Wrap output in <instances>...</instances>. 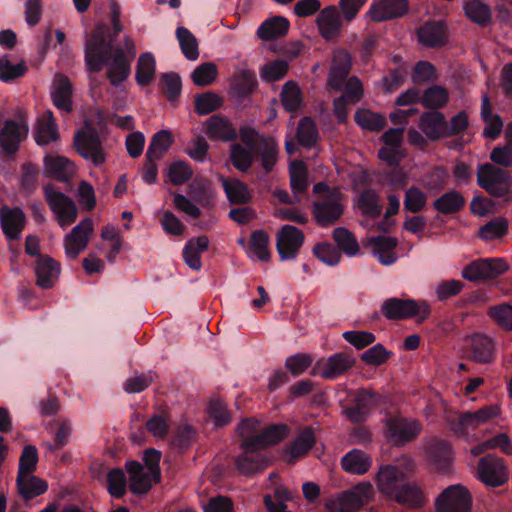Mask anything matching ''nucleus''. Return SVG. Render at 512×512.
<instances>
[{
  "mask_svg": "<svg viewBox=\"0 0 512 512\" xmlns=\"http://www.w3.org/2000/svg\"><path fill=\"white\" fill-rule=\"evenodd\" d=\"M415 470L416 462L407 454L381 465L375 477L378 490L400 505L409 508L423 506L425 498L422 489L417 483L408 481Z\"/></svg>",
  "mask_w": 512,
  "mask_h": 512,
  "instance_id": "1",
  "label": "nucleus"
},
{
  "mask_svg": "<svg viewBox=\"0 0 512 512\" xmlns=\"http://www.w3.org/2000/svg\"><path fill=\"white\" fill-rule=\"evenodd\" d=\"M106 31L105 28H99L86 40L85 65L90 73H99L106 66L109 83L113 87H118L130 76L131 62L121 47H114L116 41L105 37Z\"/></svg>",
  "mask_w": 512,
  "mask_h": 512,
  "instance_id": "2",
  "label": "nucleus"
},
{
  "mask_svg": "<svg viewBox=\"0 0 512 512\" xmlns=\"http://www.w3.org/2000/svg\"><path fill=\"white\" fill-rule=\"evenodd\" d=\"M239 135L246 148L254 150L265 173L272 172L277 163L279 152L276 140L270 136L260 135L249 126L241 127Z\"/></svg>",
  "mask_w": 512,
  "mask_h": 512,
  "instance_id": "3",
  "label": "nucleus"
},
{
  "mask_svg": "<svg viewBox=\"0 0 512 512\" xmlns=\"http://www.w3.org/2000/svg\"><path fill=\"white\" fill-rule=\"evenodd\" d=\"M477 184L492 197L504 198L511 191L512 176L508 170L487 162L478 165Z\"/></svg>",
  "mask_w": 512,
  "mask_h": 512,
  "instance_id": "4",
  "label": "nucleus"
},
{
  "mask_svg": "<svg viewBox=\"0 0 512 512\" xmlns=\"http://www.w3.org/2000/svg\"><path fill=\"white\" fill-rule=\"evenodd\" d=\"M382 312L384 316L390 320L417 317L418 322H423L430 316L431 308L424 300L416 301L413 299L392 297L383 302Z\"/></svg>",
  "mask_w": 512,
  "mask_h": 512,
  "instance_id": "5",
  "label": "nucleus"
},
{
  "mask_svg": "<svg viewBox=\"0 0 512 512\" xmlns=\"http://www.w3.org/2000/svg\"><path fill=\"white\" fill-rule=\"evenodd\" d=\"M43 194L50 210L61 227H66L76 221L78 209L71 197L55 189L52 184H47L43 187Z\"/></svg>",
  "mask_w": 512,
  "mask_h": 512,
  "instance_id": "6",
  "label": "nucleus"
},
{
  "mask_svg": "<svg viewBox=\"0 0 512 512\" xmlns=\"http://www.w3.org/2000/svg\"><path fill=\"white\" fill-rule=\"evenodd\" d=\"M477 478L485 486L497 488L509 481L510 470L503 458L489 453L478 461Z\"/></svg>",
  "mask_w": 512,
  "mask_h": 512,
  "instance_id": "7",
  "label": "nucleus"
},
{
  "mask_svg": "<svg viewBox=\"0 0 512 512\" xmlns=\"http://www.w3.org/2000/svg\"><path fill=\"white\" fill-rule=\"evenodd\" d=\"M509 265L503 258H480L467 264L462 270V277L476 282L491 280L508 271Z\"/></svg>",
  "mask_w": 512,
  "mask_h": 512,
  "instance_id": "8",
  "label": "nucleus"
},
{
  "mask_svg": "<svg viewBox=\"0 0 512 512\" xmlns=\"http://www.w3.org/2000/svg\"><path fill=\"white\" fill-rule=\"evenodd\" d=\"M241 453L235 458V466L240 474L254 475L267 467L265 450L255 441L240 442Z\"/></svg>",
  "mask_w": 512,
  "mask_h": 512,
  "instance_id": "9",
  "label": "nucleus"
},
{
  "mask_svg": "<svg viewBox=\"0 0 512 512\" xmlns=\"http://www.w3.org/2000/svg\"><path fill=\"white\" fill-rule=\"evenodd\" d=\"M470 492L462 485H450L435 500L436 512H470Z\"/></svg>",
  "mask_w": 512,
  "mask_h": 512,
  "instance_id": "10",
  "label": "nucleus"
},
{
  "mask_svg": "<svg viewBox=\"0 0 512 512\" xmlns=\"http://www.w3.org/2000/svg\"><path fill=\"white\" fill-rule=\"evenodd\" d=\"M303 232L295 226L284 225L276 238V249L281 261L295 259L304 244Z\"/></svg>",
  "mask_w": 512,
  "mask_h": 512,
  "instance_id": "11",
  "label": "nucleus"
},
{
  "mask_svg": "<svg viewBox=\"0 0 512 512\" xmlns=\"http://www.w3.org/2000/svg\"><path fill=\"white\" fill-rule=\"evenodd\" d=\"M74 147L80 156L91 160L95 166L102 165L106 160L101 140L95 131H77L74 136Z\"/></svg>",
  "mask_w": 512,
  "mask_h": 512,
  "instance_id": "12",
  "label": "nucleus"
},
{
  "mask_svg": "<svg viewBox=\"0 0 512 512\" xmlns=\"http://www.w3.org/2000/svg\"><path fill=\"white\" fill-rule=\"evenodd\" d=\"M27 134L28 126L23 120H5L0 130L1 153L8 157L14 156L20 148V143L27 137Z\"/></svg>",
  "mask_w": 512,
  "mask_h": 512,
  "instance_id": "13",
  "label": "nucleus"
},
{
  "mask_svg": "<svg viewBox=\"0 0 512 512\" xmlns=\"http://www.w3.org/2000/svg\"><path fill=\"white\" fill-rule=\"evenodd\" d=\"M387 438L394 446L402 447L413 441L421 431V425L416 420L394 417L387 420Z\"/></svg>",
  "mask_w": 512,
  "mask_h": 512,
  "instance_id": "14",
  "label": "nucleus"
},
{
  "mask_svg": "<svg viewBox=\"0 0 512 512\" xmlns=\"http://www.w3.org/2000/svg\"><path fill=\"white\" fill-rule=\"evenodd\" d=\"M499 414L496 405H488L474 412H464L452 422L451 427L455 434L465 435L468 429H476L481 424L495 418Z\"/></svg>",
  "mask_w": 512,
  "mask_h": 512,
  "instance_id": "15",
  "label": "nucleus"
},
{
  "mask_svg": "<svg viewBox=\"0 0 512 512\" xmlns=\"http://www.w3.org/2000/svg\"><path fill=\"white\" fill-rule=\"evenodd\" d=\"M354 363L355 359L348 353H335L327 360L319 361L313 370V374H318L327 380H335L345 374Z\"/></svg>",
  "mask_w": 512,
  "mask_h": 512,
  "instance_id": "16",
  "label": "nucleus"
},
{
  "mask_svg": "<svg viewBox=\"0 0 512 512\" xmlns=\"http://www.w3.org/2000/svg\"><path fill=\"white\" fill-rule=\"evenodd\" d=\"M379 394L367 389H358L351 406L345 409L346 416L353 423L363 422L370 411L377 405Z\"/></svg>",
  "mask_w": 512,
  "mask_h": 512,
  "instance_id": "17",
  "label": "nucleus"
},
{
  "mask_svg": "<svg viewBox=\"0 0 512 512\" xmlns=\"http://www.w3.org/2000/svg\"><path fill=\"white\" fill-rule=\"evenodd\" d=\"M93 233V222L91 218L83 219L71 232L65 236V253L68 258L76 259L86 248L89 236Z\"/></svg>",
  "mask_w": 512,
  "mask_h": 512,
  "instance_id": "18",
  "label": "nucleus"
},
{
  "mask_svg": "<svg viewBox=\"0 0 512 512\" xmlns=\"http://www.w3.org/2000/svg\"><path fill=\"white\" fill-rule=\"evenodd\" d=\"M316 436L312 427H305L298 436L283 450V459L294 464L315 446Z\"/></svg>",
  "mask_w": 512,
  "mask_h": 512,
  "instance_id": "19",
  "label": "nucleus"
},
{
  "mask_svg": "<svg viewBox=\"0 0 512 512\" xmlns=\"http://www.w3.org/2000/svg\"><path fill=\"white\" fill-rule=\"evenodd\" d=\"M344 212L343 205L334 198H325L315 201L312 213L316 223L321 227L335 224Z\"/></svg>",
  "mask_w": 512,
  "mask_h": 512,
  "instance_id": "20",
  "label": "nucleus"
},
{
  "mask_svg": "<svg viewBox=\"0 0 512 512\" xmlns=\"http://www.w3.org/2000/svg\"><path fill=\"white\" fill-rule=\"evenodd\" d=\"M409 8L407 0H379L373 3L368 11L375 22H383L402 17Z\"/></svg>",
  "mask_w": 512,
  "mask_h": 512,
  "instance_id": "21",
  "label": "nucleus"
},
{
  "mask_svg": "<svg viewBox=\"0 0 512 512\" xmlns=\"http://www.w3.org/2000/svg\"><path fill=\"white\" fill-rule=\"evenodd\" d=\"M351 70V57L345 51H337L332 59L328 75V85L335 91H341Z\"/></svg>",
  "mask_w": 512,
  "mask_h": 512,
  "instance_id": "22",
  "label": "nucleus"
},
{
  "mask_svg": "<svg viewBox=\"0 0 512 512\" xmlns=\"http://www.w3.org/2000/svg\"><path fill=\"white\" fill-rule=\"evenodd\" d=\"M418 41L428 48L443 47L448 41L447 27L442 21H428L417 30Z\"/></svg>",
  "mask_w": 512,
  "mask_h": 512,
  "instance_id": "23",
  "label": "nucleus"
},
{
  "mask_svg": "<svg viewBox=\"0 0 512 512\" xmlns=\"http://www.w3.org/2000/svg\"><path fill=\"white\" fill-rule=\"evenodd\" d=\"M73 86L69 78L61 73H57L53 80V89L51 91V99L53 105L66 113L73 110Z\"/></svg>",
  "mask_w": 512,
  "mask_h": 512,
  "instance_id": "24",
  "label": "nucleus"
},
{
  "mask_svg": "<svg viewBox=\"0 0 512 512\" xmlns=\"http://www.w3.org/2000/svg\"><path fill=\"white\" fill-rule=\"evenodd\" d=\"M320 35L325 40L337 38L342 30L341 13L336 6H328L322 9L316 19Z\"/></svg>",
  "mask_w": 512,
  "mask_h": 512,
  "instance_id": "25",
  "label": "nucleus"
},
{
  "mask_svg": "<svg viewBox=\"0 0 512 512\" xmlns=\"http://www.w3.org/2000/svg\"><path fill=\"white\" fill-rule=\"evenodd\" d=\"M205 128V133L211 140L232 142L238 137V133L230 120L221 114H214L209 117L205 122Z\"/></svg>",
  "mask_w": 512,
  "mask_h": 512,
  "instance_id": "26",
  "label": "nucleus"
},
{
  "mask_svg": "<svg viewBox=\"0 0 512 512\" xmlns=\"http://www.w3.org/2000/svg\"><path fill=\"white\" fill-rule=\"evenodd\" d=\"M25 220L24 212L18 207L4 206L0 209V225L3 233L10 240L19 239Z\"/></svg>",
  "mask_w": 512,
  "mask_h": 512,
  "instance_id": "27",
  "label": "nucleus"
},
{
  "mask_svg": "<svg viewBox=\"0 0 512 512\" xmlns=\"http://www.w3.org/2000/svg\"><path fill=\"white\" fill-rule=\"evenodd\" d=\"M36 284L42 289L54 286L60 275V264L48 255H40L35 263Z\"/></svg>",
  "mask_w": 512,
  "mask_h": 512,
  "instance_id": "28",
  "label": "nucleus"
},
{
  "mask_svg": "<svg viewBox=\"0 0 512 512\" xmlns=\"http://www.w3.org/2000/svg\"><path fill=\"white\" fill-rule=\"evenodd\" d=\"M427 456L432 466L441 473L449 471L452 462V447L445 440L434 439L427 445Z\"/></svg>",
  "mask_w": 512,
  "mask_h": 512,
  "instance_id": "29",
  "label": "nucleus"
},
{
  "mask_svg": "<svg viewBox=\"0 0 512 512\" xmlns=\"http://www.w3.org/2000/svg\"><path fill=\"white\" fill-rule=\"evenodd\" d=\"M368 246H371L372 253L377 260L385 266L394 264L397 261V255L394 249L398 241L394 237L376 236L368 239Z\"/></svg>",
  "mask_w": 512,
  "mask_h": 512,
  "instance_id": "30",
  "label": "nucleus"
},
{
  "mask_svg": "<svg viewBox=\"0 0 512 512\" xmlns=\"http://www.w3.org/2000/svg\"><path fill=\"white\" fill-rule=\"evenodd\" d=\"M419 128L431 141L445 138L446 118L442 112L428 111L420 116Z\"/></svg>",
  "mask_w": 512,
  "mask_h": 512,
  "instance_id": "31",
  "label": "nucleus"
},
{
  "mask_svg": "<svg viewBox=\"0 0 512 512\" xmlns=\"http://www.w3.org/2000/svg\"><path fill=\"white\" fill-rule=\"evenodd\" d=\"M494 342L485 334H474L470 341L469 358L477 363L488 364L494 360Z\"/></svg>",
  "mask_w": 512,
  "mask_h": 512,
  "instance_id": "32",
  "label": "nucleus"
},
{
  "mask_svg": "<svg viewBox=\"0 0 512 512\" xmlns=\"http://www.w3.org/2000/svg\"><path fill=\"white\" fill-rule=\"evenodd\" d=\"M44 166L47 174L60 182H68L75 174L74 164L64 156L46 155Z\"/></svg>",
  "mask_w": 512,
  "mask_h": 512,
  "instance_id": "33",
  "label": "nucleus"
},
{
  "mask_svg": "<svg viewBox=\"0 0 512 512\" xmlns=\"http://www.w3.org/2000/svg\"><path fill=\"white\" fill-rule=\"evenodd\" d=\"M371 465L372 458L360 449H352L341 459L342 469L350 474L363 475L369 471Z\"/></svg>",
  "mask_w": 512,
  "mask_h": 512,
  "instance_id": "34",
  "label": "nucleus"
},
{
  "mask_svg": "<svg viewBox=\"0 0 512 512\" xmlns=\"http://www.w3.org/2000/svg\"><path fill=\"white\" fill-rule=\"evenodd\" d=\"M289 27L288 19L283 16H274L261 23L257 29V35L264 41H270L285 36Z\"/></svg>",
  "mask_w": 512,
  "mask_h": 512,
  "instance_id": "35",
  "label": "nucleus"
},
{
  "mask_svg": "<svg viewBox=\"0 0 512 512\" xmlns=\"http://www.w3.org/2000/svg\"><path fill=\"white\" fill-rule=\"evenodd\" d=\"M209 247V239L207 236H199L190 239L183 248V259L185 263L193 270L201 269L200 254Z\"/></svg>",
  "mask_w": 512,
  "mask_h": 512,
  "instance_id": "36",
  "label": "nucleus"
},
{
  "mask_svg": "<svg viewBox=\"0 0 512 512\" xmlns=\"http://www.w3.org/2000/svg\"><path fill=\"white\" fill-rule=\"evenodd\" d=\"M224 192L231 204H247L251 193L247 184L236 178H222Z\"/></svg>",
  "mask_w": 512,
  "mask_h": 512,
  "instance_id": "37",
  "label": "nucleus"
},
{
  "mask_svg": "<svg viewBox=\"0 0 512 512\" xmlns=\"http://www.w3.org/2000/svg\"><path fill=\"white\" fill-rule=\"evenodd\" d=\"M464 196L456 191L445 192L433 202V208L442 214H455L465 206Z\"/></svg>",
  "mask_w": 512,
  "mask_h": 512,
  "instance_id": "38",
  "label": "nucleus"
},
{
  "mask_svg": "<svg viewBox=\"0 0 512 512\" xmlns=\"http://www.w3.org/2000/svg\"><path fill=\"white\" fill-rule=\"evenodd\" d=\"M16 482L18 492L25 500L40 496L48 490L47 483L33 475L17 476Z\"/></svg>",
  "mask_w": 512,
  "mask_h": 512,
  "instance_id": "39",
  "label": "nucleus"
},
{
  "mask_svg": "<svg viewBox=\"0 0 512 512\" xmlns=\"http://www.w3.org/2000/svg\"><path fill=\"white\" fill-rule=\"evenodd\" d=\"M156 72V60L152 53H142L137 61L135 80L136 83L145 87L154 79Z\"/></svg>",
  "mask_w": 512,
  "mask_h": 512,
  "instance_id": "40",
  "label": "nucleus"
},
{
  "mask_svg": "<svg viewBox=\"0 0 512 512\" xmlns=\"http://www.w3.org/2000/svg\"><path fill=\"white\" fill-rule=\"evenodd\" d=\"M289 432L290 428L286 424H272L261 430L253 441L265 450L267 446L275 445L285 439Z\"/></svg>",
  "mask_w": 512,
  "mask_h": 512,
  "instance_id": "41",
  "label": "nucleus"
},
{
  "mask_svg": "<svg viewBox=\"0 0 512 512\" xmlns=\"http://www.w3.org/2000/svg\"><path fill=\"white\" fill-rule=\"evenodd\" d=\"M174 138L169 130H160L156 132L150 141L146 151V158L161 159L165 152L172 146Z\"/></svg>",
  "mask_w": 512,
  "mask_h": 512,
  "instance_id": "42",
  "label": "nucleus"
},
{
  "mask_svg": "<svg viewBox=\"0 0 512 512\" xmlns=\"http://www.w3.org/2000/svg\"><path fill=\"white\" fill-rule=\"evenodd\" d=\"M358 207L362 214L371 218H378L383 210L379 194L371 188L364 189L358 197Z\"/></svg>",
  "mask_w": 512,
  "mask_h": 512,
  "instance_id": "43",
  "label": "nucleus"
},
{
  "mask_svg": "<svg viewBox=\"0 0 512 512\" xmlns=\"http://www.w3.org/2000/svg\"><path fill=\"white\" fill-rule=\"evenodd\" d=\"M296 136L299 145L302 147L311 148L316 145L319 133L311 117L305 116L299 121Z\"/></svg>",
  "mask_w": 512,
  "mask_h": 512,
  "instance_id": "44",
  "label": "nucleus"
},
{
  "mask_svg": "<svg viewBox=\"0 0 512 512\" xmlns=\"http://www.w3.org/2000/svg\"><path fill=\"white\" fill-rule=\"evenodd\" d=\"M354 121L362 129L378 132L386 126V118L369 109L359 108L354 114Z\"/></svg>",
  "mask_w": 512,
  "mask_h": 512,
  "instance_id": "45",
  "label": "nucleus"
},
{
  "mask_svg": "<svg viewBox=\"0 0 512 512\" xmlns=\"http://www.w3.org/2000/svg\"><path fill=\"white\" fill-rule=\"evenodd\" d=\"M255 157L258 158L254 150L250 148H246L241 144H233L231 146V163L241 172H247L252 167Z\"/></svg>",
  "mask_w": 512,
  "mask_h": 512,
  "instance_id": "46",
  "label": "nucleus"
},
{
  "mask_svg": "<svg viewBox=\"0 0 512 512\" xmlns=\"http://www.w3.org/2000/svg\"><path fill=\"white\" fill-rule=\"evenodd\" d=\"M464 11L467 18L481 26L489 24L492 18L490 7L482 0L468 1L464 5Z\"/></svg>",
  "mask_w": 512,
  "mask_h": 512,
  "instance_id": "47",
  "label": "nucleus"
},
{
  "mask_svg": "<svg viewBox=\"0 0 512 512\" xmlns=\"http://www.w3.org/2000/svg\"><path fill=\"white\" fill-rule=\"evenodd\" d=\"M281 103L287 112H296L302 106V93L299 86L293 82H286L280 93Z\"/></svg>",
  "mask_w": 512,
  "mask_h": 512,
  "instance_id": "48",
  "label": "nucleus"
},
{
  "mask_svg": "<svg viewBox=\"0 0 512 512\" xmlns=\"http://www.w3.org/2000/svg\"><path fill=\"white\" fill-rule=\"evenodd\" d=\"M333 239L338 245L339 251H343L348 256H355L358 254L360 248L359 244L352 232L344 227H338L333 231Z\"/></svg>",
  "mask_w": 512,
  "mask_h": 512,
  "instance_id": "49",
  "label": "nucleus"
},
{
  "mask_svg": "<svg viewBox=\"0 0 512 512\" xmlns=\"http://www.w3.org/2000/svg\"><path fill=\"white\" fill-rule=\"evenodd\" d=\"M449 100L447 90L442 86H431L427 88L422 96L421 103L430 109L437 111L436 109L444 107Z\"/></svg>",
  "mask_w": 512,
  "mask_h": 512,
  "instance_id": "50",
  "label": "nucleus"
},
{
  "mask_svg": "<svg viewBox=\"0 0 512 512\" xmlns=\"http://www.w3.org/2000/svg\"><path fill=\"white\" fill-rule=\"evenodd\" d=\"M194 104L195 112L200 116H204L219 109L223 104V100L219 95L208 91L202 94H197L195 96Z\"/></svg>",
  "mask_w": 512,
  "mask_h": 512,
  "instance_id": "51",
  "label": "nucleus"
},
{
  "mask_svg": "<svg viewBox=\"0 0 512 512\" xmlns=\"http://www.w3.org/2000/svg\"><path fill=\"white\" fill-rule=\"evenodd\" d=\"M269 236L263 230H255L252 232L249 240V249L251 253L260 261L267 262L270 259L268 250Z\"/></svg>",
  "mask_w": 512,
  "mask_h": 512,
  "instance_id": "52",
  "label": "nucleus"
},
{
  "mask_svg": "<svg viewBox=\"0 0 512 512\" xmlns=\"http://www.w3.org/2000/svg\"><path fill=\"white\" fill-rule=\"evenodd\" d=\"M109 9H110V17H111V25L109 26L105 24H99L95 27L92 33H95L99 28L107 29V35L105 37L108 40L116 41L119 33L123 30V26L121 24V5L117 0H109Z\"/></svg>",
  "mask_w": 512,
  "mask_h": 512,
  "instance_id": "53",
  "label": "nucleus"
},
{
  "mask_svg": "<svg viewBox=\"0 0 512 512\" xmlns=\"http://www.w3.org/2000/svg\"><path fill=\"white\" fill-rule=\"evenodd\" d=\"M176 36L184 56L188 60H196L199 57V51L195 36L185 27H178Z\"/></svg>",
  "mask_w": 512,
  "mask_h": 512,
  "instance_id": "54",
  "label": "nucleus"
},
{
  "mask_svg": "<svg viewBox=\"0 0 512 512\" xmlns=\"http://www.w3.org/2000/svg\"><path fill=\"white\" fill-rule=\"evenodd\" d=\"M127 479L124 471L120 468H113L107 473V491L117 499L126 494Z\"/></svg>",
  "mask_w": 512,
  "mask_h": 512,
  "instance_id": "55",
  "label": "nucleus"
},
{
  "mask_svg": "<svg viewBox=\"0 0 512 512\" xmlns=\"http://www.w3.org/2000/svg\"><path fill=\"white\" fill-rule=\"evenodd\" d=\"M427 203V195L418 187L412 186L405 192L404 209L410 213L421 212Z\"/></svg>",
  "mask_w": 512,
  "mask_h": 512,
  "instance_id": "56",
  "label": "nucleus"
},
{
  "mask_svg": "<svg viewBox=\"0 0 512 512\" xmlns=\"http://www.w3.org/2000/svg\"><path fill=\"white\" fill-rule=\"evenodd\" d=\"M49 120L41 121L36 129L35 140L38 145L44 146L58 139V132L54 123L53 114L48 112Z\"/></svg>",
  "mask_w": 512,
  "mask_h": 512,
  "instance_id": "57",
  "label": "nucleus"
},
{
  "mask_svg": "<svg viewBox=\"0 0 512 512\" xmlns=\"http://www.w3.org/2000/svg\"><path fill=\"white\" fill-rule=\"evenodd\" d=\"M217 74L216 65L212 62H206L194 69L191 73V79L197 86H207L216 79Z\"/></svg>",
  "mask_w": 512,
  "mask_h": 512,
  "instance_id": "58",
  "label": "nucleus"
},
{
  "mask_svg": "<svg viewBox=\"0 0 512 512\" xmlns=\"http://www.w3.org/2000/svg\"><path fill=\"white\" fill-rule=\"evenodd\" d=\"M314 256L328 266H336L341 259V252L330 243H318L313 248Z\"/></svg>",
  "mask_w": 512,
  "mask_h": 512,
  "instance_id": "59",
  "label": "nucleus"
},
{
  "mask_svg": "<svg viewBox=\"0 0 512 512\" xmlns=\"http://www.w3.org/2000/svg\"><path fill=\"white\" fill-rule=\"evenodd\" d=\"M289 65L286 60H274L265 64L261 69V78L266 82H275L282 79L287 71Z\"/></svg>",
  "mask_w": 512,
  "mask_h": 512,
  "instance_id": "60",
  "label": "nucleus"
},
{
  "mask_svg": "<svg viewBox=\"0 0 512 512\" xmlns=\"http://www.w3.org/2000/svg\"><path fill=\"white\" fill-rule=\"evenodd\" d=\"M38 452L35 446L26 445L23 448L19 459L17 476H27L32 473L37 466Z\"/></svg>",
  "mask_w": 512,
  "mask_h": 512,
  "instance_id": "61",
  "label": "nucleus"
},
{
  "mask_svg": "<svg viewBox=\"0 0 512 512\" xmlns=\"http://www.w3.org/2000/svg\"><path fill=\"white\" fill-rule=\"evenodd\" d=\"M256 86V77L247 71L241 72L234 78L232 82V89L239 97L249 96L254 91Z\"/></svg>",
  "mask_w": 512,
  "mask_h": 512,
  "instance_id": "62",
  "label": "nucleus"
},
{
  "mask_svg": "<svg viewBox=\"0 0 512 512\" xmlns=\"http://www.w3.org/2000/svg\"><path fill=\"white\" fill-rule=\"evenodd\" d=\"M488 315L500 327L512 331V305L504 303L489 308Z\"/></svg>",
  "mask_w": 512,
  "mask_h": 512,
  "instance_id": "63",
  "label": "nucleus"
},
{
  "mask_svg": "<svg viewBox=\"0 0 512 512\" xmlns=\"http://www.w3.org/2000/svg\"><path fill=\"white\" fill-rule=\"evenodd\" d=\"M39 167L31 162L21 166L20 187L27 193L33 192L38 183Z\"/></svg>",
  "mask_w": 512,
  "mask_h": 512,
  "instance_id": "64",
  "label": "nucleus"
}]
</instances>
